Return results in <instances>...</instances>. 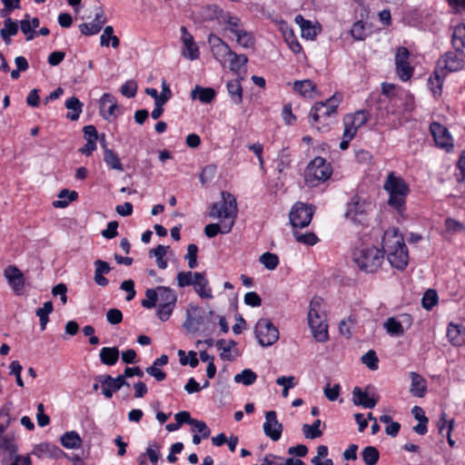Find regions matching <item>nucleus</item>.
I'll list each match as a JSON object with an SVG mask.
<instances>
[{
	"label": "nucleus",
	"instance_id": "obj_1",
	"mask_svg": "<svg viewBox=\"0 0 465 465\" xmlns=\"http://www.w3.org/2000/svg\"><path fill=\"white\" fill-rule=\"evenodd\" d=\"M387 255L391 265L398 270H404L408 264L409 254L403 236L396 228L385 231L382 238V251Z\"/></svg>",
	"mask_w": 465,
	"mask_h": 465
},
{
	"label": "nucleus",
	"instance_id": "obj_2",
	"mask_svg": "<svg viewBox=\"0 0 465 465\" xmlns=\"http://www.w3.org/2000/svg\"><path fill=\"white\" fill-rule=\"evenodd\" d=\"M353 261L366 272H374L383 262V252L375 246H361L353 252Z\"/></svg>",
	"mask_w": 465,
	"mask_h": 465
},
{
	"label": "nucleus",
	"instance_id": "obj_3",
	"mask_svg": "<svg viewBox=\"0 0 465 465\" xmlns=\"http://www.w3.org/2000/svg\"><path fill=\"white\" fill-rule=\"evenodd\" d=\"M383 188L389 193V205L400 210L405 203V198L409 193V187L403 179L390 173L384 183Z\"/></svg>",
	"mask_w": 465,
	"mask_h": 465
},
{
	"label": "nucleus",
	"instance_id": "obj_4",
	"mask_svg": "<svg viewBox=\"0 0 465 465\" xmlns=\"http://www.w3.org/2000/svg\"><path fill=\"white\" fill-rule=\"evenodd\" d=\"M463 60L454 53L447 52L445 54H443L437 63V67L435 69V79L438 82V86L437 89L432 87V93L434 94H440L441 93L443 80L447 73L459 71L463 67Z\"/></svg>",
	"mask_w": 465,
	"mask_h": 465
},
{
	"label": "nucleus",
	"instance_id": "obj_5",
	"mask_svg": "<svg viewBox=\"0 0 465 465\" xmlns=\"http://www.w3.org/2000/svg\"><path fill=\"white\" fill-rule=\"evenodd\" d=\"M332 173L331 166L325 159L315 157L305 170V182L309 186H316L327 181Z\"/></svg>",
	"mask_w": 465,
	"mask_h": 465
},
{
	"label": "nucleus",
	"instance_id": "obj_6",
	"mask_svg": "<svg viewBox=\"0 0 465 465\" xmlns=\"http://www.w3.org/2000/svg\"><path fill=\"white\" fill-rule=\"evenodd\" d=\"M221 195L222 202L212 204L209 216L213 219L223 218L234 222L238 211L235 197L228 192H222Z\"/></svg>",
	"mask_w": 465,
	"mask_h": 465
},
{
	"label": "nucleus",
	"instance_id": "obj_7",
	"mask_svg": "<svg viewBox=\"0 0 465 465\" xmlns=\"http://www.w3.org/2000/svg\"><path fill=\"white\" fill-rule=\"evenodd\" d=\"M342 95L335 93L331 97L325 102L315 103L310 112V116L312 119V124L314 125L321 119L330 118L331 115L336 114V110L339 104L341 102Z\"/></svg>",
	"mask_w": 465,
	"mask_h": 465
},
{
	"label": "nucleus",
	"instance_id": "obj_8",
	"mask_svg": "<svg viewBox=\"0 0 465 465\" xmlns=\"http://www.w3.org/2000/svg\"><path fill=\"white\" fill-rule=\"evenodd\" d=\"M313 213L314 208L312 205L297 202L290 211V223L293 229L307 227L312 219Z\"/></svg>",
	"mask_w": 465,
	"mask_h": 465
},
{
	"label": "nucleus",
	"instance_id": "obj_9",
	"mask_svg": "<svg viewBox=\"0 0 465 465\" xmlns=\"http://www.w3.org/2000/svg\"><path fill=\"white\" fill-rule=\"evenodd\" d=\"M155 291L157 292V299L159 301L157 315L162 321H166L172 314L177 296L169 287L158 286Z\"/></svg>",
	"mask_w": 465,
	"mask_h": 465
},
{
	"label": "nucleus",
	"instance_id": "obj_10",
	"mask_svg": "<svg viewBox=\"0 0 465 465\" xmlns=\"http://www.w3.org/2000/svg\"><path fill=\"white\" fill-rule=\"evenodd\" d=\"M255 335L262 346H271L279 339V331L267 319H260L255 326Z\"/></svg>",
	"mask_w": 465,
	"mask_h": 465
},
{
	"label": "nucleus",
	"instance_id": "obj_11",
	"mask_svg": "<svg viewBox=\"0 0 465 465\" xmlns=\"http://www.w3.org/2000/svg\"><path fill=\"white\" fill-rule=\"evenodd\" d=\"M366 206L367 203L364 200L357 195L353 196L347 205L345 217L355 223L363 224L367 217Z\"/></svg>",
	"mask_w": 465,
	"mask_h": 465
},
{
	"label": "nucleus",
	"instance_id": "obj_12",
	"mask_svg": "<svg viewBox=\"0 0 465 465\" xmlns=\"http://www.w3.org/2000/svg\"><path fill=\"white\" fill-rule=\"evenodd\" d=\"M0 450L3 454L4 465H19L21 456L17 452V448L13 438L0 434Z\"/></svg>",
	"mask_w": 465,
	"mask_h": 465
},
{
	"label": "nucleus",
	"instance_id": "obj_13",
	"mask_svg": "<svg viewBox=\"0 0 465 465\" xmlns=\"http://www.w3.org/2000/svg\"><path fill=\"white\" fill-rule=\"evenodd\" d=\"M409 57L410 52L406 47L401 46L397 49L395 55L396 70L402 81L409 80L413 74V67L410 65Z\"/></svg>",
	"mask_w": 465,
	"mask_h": 465
},
{
	"label": "nucleus",
	"instance_id": "obj_14",
	"mask_svg": "<svg viewBox=\"0 0 465 465\" xmlns=\"http://www.w3.org/2000/svg\"><path fill=\"white\" fill-rule=\"evenodd\" d=\"M208 43L211 45V50L214 58L224 65L228 58H230V55L232 54V51L230 46L214 34L209 35Z\"/></svg>",
	"mask_w": 465,
	"mask_h": 465
},
{
	"label": "nucleus",
	"instance_id": "obj_15",
	"mask_svg": "<svg viewBox=\"0 0 465 465\" xmlns=\"http://www.w3.org/2000/svg\"><path fill=\"white\" fill-rule=\"evenodd\" d=\"M99 106L102 117L108 122L114 121L120 113L115 97L110 94H104L101 96Z\"/></svg>",
	"mask_w": 465,
	"mask_h": 465
},
{
	"label": "nucleus",
	"instance_id": "obj_16",
	"mask_svg": "<svg viewBox=\"0 0 465 465\" xmlns=\"http://www.w3.org/2000/svg\"><path fill=\"white\" fill-rule=\"evenodd\" d=\"M368 121V114L366 111H357L353 114H347L344 119V129L346 130V136L354 137L357 130L364 125Z\"/></svg>",
	"mask_w": 465,
	"mask_h": 465
},
{
	"label": "nucleus",
	"instance_id": "obj_17",
	"mask_svg": "<svg viewBox=\"0 0 465 465\" xmlns=\"http://www.w3.org/2000/svg\"><path fill=\"white\" fill-rule=\"evenodd\" d=\"M430 133L434 138L435 143L447 151L452 148V139L450 135L448 129L442 126L440 124L433 122L430 124Z\"/></svg>",
	"mask_w": 465,
	"mask_h": 465
},
{
	"label": "nucleus",
	"instance_id": "obj_18",
	"mask_svg": "<svg viewBox=\"0 0 465 465\" xmlns=\"http://www.w3.org/2000/svg\"><path fill=\"white\" fill-rule=\"evenodd\" d=\"M106 23V16L102 7L95 8L94 20L93 23H84L79 25L80 32L84 35H94L100 32Z\"/></svg>",
	"mask_w": 465,
	"mask_h": 465
},
{
	"label": "nucleus",
	"instance_id": "obj_19",
	"mask_svg": "<svg viewBox=\"0 0 465 465\" xmlns=\"http://www.w3.org/2000/svg\"><path fill=\"white\" fill-rule=\"evenodd\" d=\"M4 276L16 294H21L25 287L22 272L15 265H8L4 271Z\"/></svg>",
	"mask_w": 465,
	"mask_h": 465
},
{
	"label": "nucleus",
	"instance_id": "obj_20",
	"mask_svg": "<svg viewBox=\"0 0 465 465\" xmlns=\"http://www.w3.org/2000/svg\"><path fill=\"white\" fill-rule=\"evenodd\" d=\"M265 422L263 424V431L266 436L276 441L281 438L282 425L277 420L274 411H267L265 414Z\"/></svg>",
	"mask_w": 465,
	"mask_h": 465
},
{
	"label": "nucleus",
	"instance_id": "obj_21",
	"mask_svg": "<svg viewBox=\"0 0 465 465\" xmlns=\"http://www.w3.org/2000/svg\"><path fill=\"white\" fill-rule=\"evenodd\" d=\"M102 383V392L107 398L113 397V392L119 391L123 386L129 387L130 384L121 377L113 378L110 375H104L100 378Z\"/></svg>",
	"mask_w": 465,
	"mask_h": 465
},
{
	"label": "nucleus",
	"instance_id": "obj_22",
	"mask_svg": "<svg viewBox=\"0 0 465 465\" xmlns=\"http://www.w3.org/2000/svg\"><path fill=\"white\" fill-rule=\"evenodd\" d=\"M203 312L199 307L192 306L187 311V318L183 323L184 328L189 331H197L203 324Z\"/></svg>",
	"mask_w": 465,
	"mask_h": 465
},
{
	"label": "nucleus",
	"instance_id": "obj_23",
	"mask_svg": "<svg viewBox=\"0 0 465 465\" xmlns=\"http://www.w3.org/2000/svg\"><path fill=\"white\" fill-rule=\"evenodd\" d=\"M182 42L183 44V54L190 60H194L199 57V49L193 41V35L187 31L185 26L181 27Z\"/></svg>",
	"mask_w": 465,
	"mask_h": 465
},
{
	"label": "nucleus",
	"instance_id": "obj_24",
	"mask_svg": "<svg viewBox=\"0 0 465 465\" xmlns=\"http://www.w3.org/2000/svg\"><path fill=\"white\" fill-rule=\"evenodd\" d=\"M308 322L312 330V333L317 341L324 342L329 339L326 317H322L319 320L314 318L309 319Z\"/></svg>",
	"mask_w": 465,
	"mask_h": 465
},
{
	"label": "nucleus",
	"instance_id": "obj_25",
	"mask_svg": "<svg viewBox=\"0 0 465 465\" xmlns=\"http://www.w3.org/2000/svg\"><path fill=\"white\" fill-rule=\"evenodd\" d=\"M295 22L300 26L302 36L306 39H314L321 31L320 27L312 25L311 21L304 19L302 15L295 16Z\"/></svg>",
	"mask_w": 465,
	"mask_h": 465
},
{
	"label": "nucleus",
	"instance_id": "obj_26",
	"mask_svg": "<svg viewBox=\"0 0 465 465\" xmlns=\"http://www.w3.org/2000/svg\"><path fill=\"white\" fill-rule=\"evenodd\" d=\"M208 280L204 272H195L193 287L196 293L203 299H212V291L208 288Z\"/></svg>",
	"mask_w": 465,
	"mask_h": 465
},
{
	"label": "nucleus",
	"instance_id": "obj_27",
	"mask_svg": "<svg viewBox=\"0 0 465 465\" xmlns=\"http://www.w3.org/2000/svg\"><path fill=\"white\" fill-rule=\"evenodd\" d=\"M353 402L356 405H361L364 408L372 409L375 407L378 398H370L366 391H361V388L355 387L352 391Z\"/></svg>",
	"mask_w": 465,
	"mask_h": 465
},
{
	"label": "nucleus",
	"instance_id": "obj_28",
	"mask_svg": "<svg viewBox=\"0 0 465 465\" xmlns=\"http://www.w3.org/2000/svg\"><path fill=\"white\" fill-rule=\"evenodd\" d=\"M410 376L411 380V393L416 397L422 398L427 390L425 379L417 372H411Z\"/></svg>",
	"mask_w": 465,
	"mask_h": 465
},
{
	"label": "nucleus",
	"instance_id": "obj_29",
	"mask_svg": "<svg viewBox=\"0 0 465 465\" xmlns=\"http://www.w3.org/2000/svg\"><path fill=\"white\" fill-rule=\"evenodd\" d=\"M191 97L193 100L198 99L203 104H209L215 97V91L211 87L196 85L191 92Z\"/></svg>",
	"mask_w": 465,
	"mask_h": 465
},
{
	"label": "nucleus",
	"instance_id": "obj_30",
	"mask_svg": "<svg viewBox=\"0 0 465 465\" xmlns=\"http://www.w3.org/2000/svg\"><path fill=\"white\" fill-rule=\"evenodd\" d=\"M452 45L457 52L465 54V25H459L454 28Z\"/></svg>",
	"mask_w": 465,
	"mask_h": 465
},
{
	"label": "nucleus",
	"instance_id": "obj_31",
	"mask_svg": "<svg viewBox=\"0 0 465 465\" xmlns=\"http://www.w3.org/2000/svg\"><path fill=\"white\" fill-rule=\"evenodd\" d=\"M232 226H233V221H230L229 223L223 222V224L210 223L205 226L204 233L207 237L213 238V237L216 236L219 232H221V233L230 232Z\"/></svg>",
	"mask_w": 465,
	"mask_h": 465
},
{
	"label": "nucleus",
	"instance_id": "obj_32",
	"mask_svg": "<svg viewBox=\"0 0 465 465\" xmlns=\"http://www.w3.org/2000/svg\"><path fill=\"white\" fill-rule=\"evenodd\" d=\"M18 32V25L10 17H7L4 22V27L0 30V35L6 45H10V37L15 35Z\"/></svg>",
	"mask_w": 465,
	"mask_h": 465
},
{
	"label": "nucleus",
	"instance_id": "obj_33",
	"mask_svg": "<svg viewBox=\"0 0 465 465\" xmlns=\"http://www.w3.org/2000/svg\"><path fill=\"white\" fill-rule=\"evenodd\" d=\"M99 356L103 364L114 365L119 359V350L116 347H104Z\"/></svg>",
	"mask_w": 465,
	"mask_h": 465
},
{
	"label": "nucleus",
	"instance_id": "obj_34",
	"mask_svg": "<svg viewBox=\"0 0 465 465\" xmlns=\"http://www.w3.org/2000/svg\"><path fill=\"white\" fill-rule=\"evenodd\" d=\"M78 197V193L75 191H69L68 189H63L58 193L59 200L53 203V206L55 208H64L70 203L75 201Z\"/></svg>",
	"mask_w": 465,
	"mask_h": 465
},
{
	"label": "nucleus",
	"instance_id": "obj_35",
	"mask_svg": "<svg viewBox=\"0 0 465 465\" xmlns=\"http://www.w3.org/2000/svg\"><path fill=\"white\" fill-rule=\"evenodd\" d=\"M65 107L72 111L67 114V118L72 121L78 120L83 108V104L80 100L75 96H72L65 102Z\"/></svg>",
	"mask_w": 465,
	"mask_h": 465
},
{
	"label": "nucleus",
	"instance_id": "obj_36",
	"mask_svg": "<svg viewBox=\"0 0 465 465\" xmlns=\"http://www.w3.org/2000/svg\"><path fill=\"white\" fill-rule=\"evenodd\" d=\"M170 249L169 246H164L162 244H159L153 249H151L149 251V256L155 257L156 258V264L160 269H166L167 267V260L164 259V256L167 253V251Z\"/></svg>",
	"mask_w": 465,
	"mask_h": 465
},
{
	"label": "nucleus",
	"instance_id": "obj_37",
	"mask_svg": "<svg viewBox=\"0 0 465 465\" xmlns=\"http://www.w3.org/2000/svg\"><path fill=\"white\" fill-rule=\"evenodd\" d=\"M293 88L296 92L304 97H312V93L316 91V85L311 80L295 81Z\"/></svg>",
	"mask_w": 465,
	"mask_h": 465
},
{
	"label": "nucleus",
	"instance_id": "obj_38",
	"mask_svg": "<svg viewBox=\"0 0 465 465\" xmlns=\"http://www.w3.org/2000/svg\"><path fill=\"white\" fill-rule=\"evenodd\" d=\"M322 317H326L323 308V300L321 297H313L310 304L308 320L313 318L319 320Z\"/></svg>",
	"mask_w": 465,
	"mask_h": 465
},
{
	"label": "nucleus",
	"instance_id": "obj_39",
	"mask_svg": "<svg viewBox=\"0 0 465 465\" xmlns=\"http://www.w3.org/2000/svg\"><path fill=\"white\" fill-rule=\"evenodd\" d=\"M100 42L102 46H109L110 43L113 48H118L120 45V40L114 35V28L111 25H108L104 29L100 37Z\"/></svg>",
	"mask_w": 465,
	"mask_h": 465
},
{
	"label": "nucleus",
	"instance_id": "obj_40",
	"mask_svg": "<svg viewBox=\"0 0 465 465\" xmlns=\"http://www.w3.org/2000/svg\"><path fill=\"white\" fill-rule=\"evenodd\" d=\"M383 328L391 336H402L405 333L404 329L395 317H390L383 322Z\"/></svg>",
	"mask_w": 465,
	"mask_h": 465
},
{
	"label": "nucleus",
	"instance_id": "obj_41",
	"mask_svg": "<svg viewBox=\"0 0 465 465\" xmlns=\"http://www.w3.org/2000/svg\"><path fill=\"white\" fill-rule=\"evenodd\" d=\"M61 443L66 449H77L82 444V439L77 432L67 431L61 437Z\"/></svg>",
	"mask_w": 465,
	"mask_h": 465
},
{
	"label": "nucleus",
	"instance_id": "obj_42",
	"mask_svg": "<svg viewBox=\"0 0 465 465\" xmlns=\"http://www.w3.org/2000/svg\"><path fill=\"white\" fill-rule=\"evenodd\" d=\"M227 90L233 102L239 104L242 101V88L240 80L234 79L227 83Z\"/></svg>",
	"mask_w": 465,
	"mask_h": 465
},
{
	"label": "nucleus",
	"instance_id": "obj_43",
	"mask_svg": "<svg viewBox=\"0 0 465 465\" xmlns=\"http://www.w3.org/2000/svg\"><path fill=\"white\" fill-rule=\"evenodd\" d=\"M104 161L111 169L117 170L120 172L124 171V166L121 163L120 158L113 150L105 149V152L104 153Z\"/></svg>",
	"mask_w": 465,
	"mask_h": 465
},
{
	"label": "nucleus",
	"instance_id": "obj_44",
	"mask_svg": "<svg viewBox=\"0 0 465 465\" xmlns=\"http://www.w3.org/2000/svg\"><path fill=\"white\" fill-rule=\"evenodd\" d=\"M236 383H242L245 386L253 384L257 380V374L251 369H244L241 373H238L233 378Z\"/></svg>",
	"mask_w": 465,
	"mask_h": 465
},
{
	"label": "nucleus",
	"instance_id": "obj_45",
	"mask_svg": "<svg viewBox=\"0 0 465 465\" xmlns=\"http://www.w3.org/2000/svg\"><path fill=\"white\" fill-rule=\"evenodd\" d=\"M361 457L366 465H375L380 459V452L375 447L368 446L362 450Z\"/></svg>",
	"mask_w": 465,
	"mask_h": 465
},
{
	"label": "nucleus",
	"instance_id": "obj_46",
	"mask_svg": "<svg viewBox=\"0 0 465 465\" xmlns=\"http://www.w3.org/2000/svg\"><path fill=\"white\" fill-rule=\"evenodd\" d=\"M322 421L320 420H314L312 425L303 424L302 425V432L306 439H316L322 435V431L320 430V426Z\"/></svg>",
	"mask_w": 465,
	"mask_h": 465
},
{
	"label": "nucleus",
	"instance_id": "obj_47",
	"mask_svg": "<svg viewBox=\"0 0 465 465\" xmlns=\"http://www.w3.org/2000/svg\"><path fill=\"white\" fill-rule=\"evenodd\" d=\"M59 451L60 449L58 447L48 442H42L38 444L35 449V453L39 457L56 456Z\"/></svg>",
	"mask_w": 465,
	"mask_h": 465
},
{
	"label": "nucleus",
	"instance_id": "obj_48",
	"mask_svg": "<svg viewBox=\"0 0 465 465\" xmlns=\"http://www.w3.org/2000/svg\"><path fill=\"white\" fill-rule=\"evenodd\" d=\"M53 312V303L48 301L44 303L42 308H38L36 310V315L40 320L41 329L44 331L46 327V324L49 321L48 315Z\"/></svg>",
	"mask_w": 465,
	"mask_h": 465
},
{
	"label": "nucleus",
	"instance_id": "obj_49",
	"mask_svg": "<svg viewBox=\"0 0 465 465\" xmlns=\"http://www.w3.org/2000/svg\"><path fill=\"white\" fill-rule=\"evenodd\" d=\"M236 345V342L232 340L225 341L223 339L216 341V347L223 351L221 352V358L227 361H232V357L230 353L231 349Z\"/></svg>",
	"mask_w": 465,
	"mask_h": 465
},
{
	"label": "nucleus",
	"instance_id": "obj_50",
	"mask_svg": "<svg viewBox=\"0 0 465 465\" xmlns=\"http://www.w3.org/2000/svg\"><path fill=\"white\" fill-rule=\"evenodd\" d=\"M460 330L457 325L450 324L447 330V337L450 342L454 346H461L464 341L460 339Z\"/></svg>",
	"mask_w": 465,
	"mask_h": 465
},
{
	"label": "nucleus",
	"instance_id": "obj_51",
	"mask_svg": "<svg viewBox=\"0 0 465 465\" xmlns=\"http://www.w3.org/2000/svg\"><path fill=\"white\" fill-rule=\"evenodd\" d=\"M293 236L296 242L307 245H313L317 242L318 238L313 232L301 233L297 229H293Z\"/></svg>",
	"mask_w": 465,
	"mask_h": 465
},
{
	"label": "nucleus",
	"instance_id": "obj_52",
	"mask_svg": "<svg viewBox=\"0 0 465 465\" xmlns=\"http://www.w3.org/2000/svg\"><path fill=\"white\" fill-rule=\"evenodd\" d=\"M361 361L371 371L378 369L379 359L373 350H370L365 354H363L361 358Z\"/></svg>",
	"mask_w": 465,
	"mask_h": 465
},
{
	"label": "nucleus",
	"instance_id": "obj_53",
	"mask_svg": "<svg viewBox=\"0 0 465 465\" xmlns=\"http://www.w3.org/2000/svg\"><path fill=\"white\" fill-rule=\"evenodd\" d=\"M247 62L248 58L245 54H237L232 52V54L230 55V70L238 72L242 65L247 64Z\"/></svg>",
	"mask_w": 465,
	"mask_h": 465
},
{
	"label": "nucleus",
	"instance_id": "obj_54",
	"mask_svg": "<svg viewBox=\"0 0 465 465\" xmlns=\"http://www.w3.org/2000/svg\"><path fill=\"white\" fill-rule=\"evenodd\" d=\"M261 263L268 270H274L279 264V258L276 254L272 252H265L260 257Z\"/></svg>",
	"mask_w": 465,
	"mask_h": 465
},
{
	"label": "nucleus",
	"instance_id": "obj_55",
	"mask_svg": "<svg viewBox=\"0 0 465 465\" xmlns=\"http://www.w3.org/2000/svg\"><path fill=\"white\" fill-rule=\"evenodd\" d=\"M197 253L198 247L194 243H191L187 247V253L184 256V259L188 261V266L190 269H194L197 267Z\"/></svg>",
	"mask_w": 465,
	"mask_h": 465
},
{
	"label": "nucleus",
	"instance_id": "obj_56",
	"mask_svg": "<svg viewBox=\"0 0 465 465\" xmlns=\"http://www.w3.org/2000/svg\"><path fill=\"white\" fill-rule=\"evenodd\" d=\"M195 272H180L177 273L176 280L180 288L193 285Z\"/></svg>",
	"mask_w": 465,
	"mask_h": 465
},
{
	"label": "nucleus",
	"instance_id": "obj_57",
	"mask_svg": "<svg viewBox=\"0 0 465 465\" xmlns=\"http://www.w3.org/2000/svg\"><path fill=\"white\" fill-rule=\"evenodd\" d=\"M437 301H438V295H437L436 292L430 289L425 292V293L422 297L421 302H422V306L425 309L430 310L437 303Z\"/></svg>",
	"mask_w": 465,
	"mask_h": 465
},
{
	"label": "nucleus",
	"instance_id": "obj_58",
	"mask_svg": "<svg viewBox=\"0 0 465 465\" xmlns=\"http://www.w3.org/2000/svg\"><path fill=\"white\" fill-rule=\"evenodd\" d=\"M236 42L243 48H251L254 45V38L252 34L246 30L242 35H238Z\"/></svg>",
	"mask_w": 465,
	"mask_h": 465
},
{
	"label": "nucleus",
	"instance_id": "obj_59",
	"mask_svg": "<svg viewBox=\"0 0 465 465\" xmlns=\"http://www.w3.org/2000/svg\"><path fill=\"white\" fill-rule=\"evenodd\" d=\"M21 31L26 35V40L30 41L35 36V30L30 24V15H25V18L20 22Z\"/></svg>",
	"mask_w": 465,
	"mask_h": 465
},
{
	"label": "nucleus",
	"instance_id": "obj_60",
	"mask_svg": "<svg viewBox=\"0 0 465 465\" xmlns=\"http://www.w3.org/2000/svg\"><path fill=\"white\" fill-rule=\"evenodd\" d=\"M351 35L355 40H363L366 37L365 25L361 21L354 23Z\"/></svg>",
	"mask_w": 465,
	"mask_h": 465
},
{
	"label": "nucleus",
	"instance_id": "obj_61",
	"mask_svg": "<svg viewBox=\"0 0 465 465\" xmlns=\"http://www.w3.org/2000/svg\"><path fill=\"white\" fill-rule=\"evenodd\" d=\"M146 299L142 301V305L144 308L151 309L156 305L157 292L155 289H147L145 292Z\"/></svg>",
	"mask_w": 465,
	"mask_h": 465
},
{
	"label": "nucleus",
	"instance_id": "obj_62",
	"mask_svg": "<svg viewBox=\"0 0 465 465\" xmlns=\"http://www.w3.org/2000/svg\"><path fill=\"white\" fill-rule=\"evenodd\" d=\"M160 448L161 446L157 442H153L146 450L145 455H147L148 459L153 464H156L159 460Z\"/></svg>",
	"mask_w": 465,
	"mask_h": 465
},
{
	"label": "nucleus",
	"instance_id": "obj_63",
	"mask_svg": "<svg viewBox=\"0 0 465 465\" xmlns=\"http://www.w3.org/2000/svg\"><path fill=\"white\" fill-rule=\"evenodd\" d=\"M121 94L128 98L134 97L137 92V84L134 81H128L121 86Z\"/></svg>",
	"mask_w": 465,
	"mask_h": 465
},
{
	"label": "nucleus",
	"instance_id": "obj_64",
	"mask_svg": "<svg viewBox=\"0 0 465 465\" xmlns=\"http://www.w3.org/2000/svg\"><path fill=\"white\" fill-rule=\"evenodd\" d=\"M216 167L214 165L205 166L200 173V181L203 184L210 182L215 175Z\"/></svg>",
	"mask_w": 465,
	"mask_h": 465
}]
</instances>
